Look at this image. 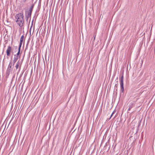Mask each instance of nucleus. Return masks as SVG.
Segmentation results:
<instances>
[{
	"mask_svg": "<svg viewBox=\"0 0 155 155\" xmlns=\"http://www.w3.org/2000/svg\"><path fill=\"white\" fill-rule=\"evenodd\" d=\"M14 59L13 60V65H14V64H15L16 62L18 59V58H20V57L18 56H17L15 54L14 55Z\"/></svg>",
	"mask_w": 155,
	"mask_h": 155,
	"instance_id": "nucleus-8",
	"label": "nucleus"
},
{
	"mask_svg": "<svg viewBox=\"0 0 155 155\" xmlns=\"http://www.w3.org/2000/svg\"><path fill=\"white\" fill-rule=\"evenodd\" d=\"M16 22L20 27H22L24 23V15L22 13H19L15 16Z\"/></svg>",
	"mask_w": 155,
	"mask_h": 155,
	"instance_id": "nucleus-1",
	"label": "nucleus"
},
{
	"mask_svg": "<svg viewBox=\"0 0 155 155\" xmlns=\"http://www.w3.org/2000/svg\"><path fill=\"white\" fill-rule=\"evenodd\" d=\"M24 35H22L20 38V43L19 44V46H21L22 44L24 38Z\"/></svg>",
	"mask_w": 155,
	"mask_h": 155,
	"instance_id": "nucleus-10",
	"label": "nucleus"
},
{
	"mask_svg": "<svg viewBox=\"0 0 155 155\" xmlns=\"http://www.w3.org/2000/svg\"><path fill=\"white\" fill-rule=\"evenodd\" d=\"M135 105V102L134 101H132L131 102L128 106V111H130V109L133 107Z\"/></svg>",
	"mask_w": 155,
	"mask_h": 155,
	"instance_id": "nucleus-6",
	"label": "nucleus"
},
{
	"mask_svg": "<svg viewBox=\"0 0 155 155\" xmlns=\"http://www.w3.org/2000/svg\"><path fill=\"white\" fill-rule=\"evenodd\" d=\"M33 8H34V5H32L31 6V7L28 10V11L32 13Z\"/></svg>",
	"mask_w": 155,
	"mask_h": 155,
	"instance_id": "nucleus-11",
	"label": "nucleus"
},
{
	"mask_svg": "<svg viewBox=\"0 0 155 155\" xmlns=\"http://www.w3.org/2000/svg\"><path fill=\"white\" fill-rule=\"evenodd\" d=\"M31 12H29L28 11H27L25 12V17L27 21H28V20L29 18H31Z\"/></svg>",
	"mask_w": 155,
	"mask_h": 155,
	"instance_id": "nucleus-5",
	"label": "nucleus"
},
{
	"mask_svg": "<svg viewBox=\"0 0 155 155\" xmlns=\"http://www.w3.org/2000/svg\"><path fill=\"white\" fill-rule=\"evenodd\" d=\"M117 83L115 85V89H116V90H117V86H118V81H117Z\"/></svg>",
	"mask_w": 155,
	"mask_h": 155,
	"instance_id": "nucleus-12",
	"label": "nucleus"
},
{
	"mask_svg": "<svg viewBox=\"0 0 155 155\" xmlns=\"http://www.w3.org/2000/svg\"><path fill=\"white\" fill-rule=\"evenodd\" d=\"M21 46H19L18 48V51L17 53L15 54V55H16L17 56H19L20 57L21 53H20V50H21Z\"/></svg>",
	"mask_w": 155,
	"mask_h": 155,
	"instance_id": "nucleus-9",
	"label": "nucleus"
},
{
	"mask_svg": "<svg viewBox=\"0 0 155 155\" xmlns=\"http://www.w3.org/2000/svg\"><path fill=\"white\" fill-rule=\"evenodd\" d=\"M17 50H18V49H17V48H15V51H17Z\"/></svg>",
	"mask_w": 155,
	"mask_h": 155,
	"instance_id": "nucleus-15",
	"label": "nucleus"
},
{
	"mask_svg": "<svg viewBox=\"0 0 155 155\" xmlns=\"http://www.w3.org/2000/svg\"><path fill=\"white\" fill-rule=\"evenodd\" d=\"M115 111H114V110L113 112L112 113V114L111 115V116L110 117V118L112 117V116L114 114V113L115 112Z\"/></svg>",
	"mask_w": 155,
	"mask_h": 155,
	"instance_id": "nucleus-14",
	"label": "nucleus"
},
{
	"mask_svg": "<svg viewBox=\"0 0 155 155\" xmlns=\"http://www.w3.org/2000/svg\"><path fill=\"white\" fill-rule=\"evenodd\" d=\"M6 52L7 55L9 56L11 55V53L12 54H13V52L12 51V48L10 46H8L7 49L6 50Z\"/></svg>",
	"mask_w": 155,
	"mask_h": 155,
	"instance_id": "nucleus-4",
	"label": "nucleus"
},
{
	"mask_svg": "<svg viewBox=\"0 0 155 155\" xmlns=\"http://www.w3.org/2000/svg\"><path fill=\"white\" fill-rule=\"evenodd\" d=\"M21 64L20 63L19 61H18L15 67L16 68V69H18V68H19V71L21 69Z\"/></svg>",
	"mask_w": 155,
	"mask_h": 155,
	"instance_id": "nucleus-7",
	"label": "nucleus"
},
{
	"mask_svg": "<svg viewBox=\"0 0 155 155\" xmlns=\"http://www.w3.org/2000/svg\"><path fill=\"white\" fill-rule=\"evenodd\" d=\"M33 23V21H32V24Z\"/></svg>",
	"mask_w": 155,
	"mask_h": 155,
	"instance_id": "nucleus-16",
	"label": "nucleus"
},
{
	"mask_svg": "<svg viewBox=\"0 0 155 155\" xmlns=\"http://www.w3.org/2000/svg\"><path fill=\"white\" fill-rule=\"evenodd\" d=\"M12 63L10 62L9 63L8 68L6 70V75L7 76H9L10 72L12 71Z\"/></svg>",
	"mask_w": 155,
	"mask_h": 155,
	"instance_id": "nucleus-2",
	"label": "nucleus"
},
{
	"mask_svg": "<svg viewBox=\"0 0 155 155\" xmlns=\"http://www.w3.org/2000/svg\"><path fill=\"white\" fill-rule=\"evenodd\" d=\"M28 0H20V2L21 3H25Z\"/></svg>",
	"mask_w": 155,
	"mask_h": 155,
	"instance_id": "nucleus-13",
	"label": "nucleus"
},
{
	"mask_svg": "<svg viewBox=\"0 0 155 155\" xmlns=\"http://www.w3.org/2000/svg\"><path fill=\"white\" fill-rule=\"evenodd\" d=\"M124 76L123 75L120 79V88L121 91L122 92L124 93Z\"/></svg>",
	"mask_w": 155,
	"mask_h": 155,
	"instance_id": "nucleus-3",
	"label": "nucleus"
}]
</instances>
